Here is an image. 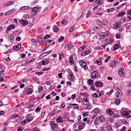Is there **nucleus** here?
I'll use <instances>...</instances> for the list:
<instances>
[{
  "label": "nucleus",
  "instance_id": "obj_1",
  "mask_svg": "<svg viewBox=\"0 0 131 131\" xmlns=\"http://www.w3.org/2000/svg\"><path fill=\"white\" fill-rule=\"evenodd\" d=\"M79 64L80 66L83 68L85 70L88 69V68L86 66V63L84 62L83 60H81Z\"/></svg>",
  "mask_w": 131,
  "mask_h": 131
},
{
  "label": "nucleus",
  "instance_id": "obj_2",
  "mask_svg": "<svg viewBox=\"0 0 131 131\" xmlns=\"http://www.w3.org/2000/svg\"><path fill=\"white\" fill-rule=\"evenodd\" d=\"M127 110L125 107H123L121 109V113L122 116L127 117Z\"/></svg>",
  "mask_w": 131,
  "mask_h": 131
},
{
  "label": "nucleus",
  "instance_id": "obj_3",
  "mask_svg": "<svg viewBox=\"0 0 131 131\" xmlns=\"http://www.w3.org/2000/svg\"><path fill=\"white\" fill-rule=\"evenodd\" d=\"M73 45L70 43H69L65 45L64 49H66L67 51L69 50L72 47Z\"/></svg>",
  "mask_w": 131,
  "mask_h": 131
},
{
  "label": "nucleus",
  "instance_id": "obj_4",
  "mask_svg": "<svg viewBox=\"0 0 131 131\" xmlns=\"http://www.w3.org/2000/svg\"><path fill=\"white\" fill-rule=\"evenodd\" d=\"M98 73L96 71H94L92 72L91 74V78L94 79L97 78L98 76Z\"/></svg>",
  "mask_w": 131,
  "mask_h": 131
},
{
  "label": "nucleus",
  "instance_id": "obj_5",
  "mask_svg": "<svg viewBox=\"0 0 131 131\" xmlns=\"http://www.w3.org/2000/svg\"><path fill=\"white\" fill-rule=\"evenodd\" d=\"M41 7H34L31 8V10L32 12H35V15H36L37 14V13L36 12L39 11L41 9Z\"/></svg>",
  "mask_w": 131,
  "mask_h": 131
},
{
  "label": "nucleus",
  "instance_id": "obj_6",
  "mask_svg": "<svg viewBox=\"0 0 131 131\" xmlns=\"http://www.w3.org/2000/svg\"><path fill=\"white\" fill-rule=\"evenodd\" d=\"M124 69L122 68L119 69L118 71V73L119 75L121 77H124L125 76V73L123 72Z\"/></svg>",
  "mask_w": 131,
  "mask_h": 131
},
{
  "label": "nucleus",
  "instance_id": "obj_7",
  "mask_svg": "<svg viewBox=\"0 0 131 131\" xmlns=\"http://www.w3.org/2000/svg\"><path fill=\"white\" fill-rule=\"evenodd\" d=\"M15 28V26L13 24H11L7 28L6 30V32L7 33L11 29H13Z\"/></svg>",
  "mask_w": 131,
  "mask_h": 131
},
{
  "label": "nucleus",
  "instance_id": "obj_8",
  "mask_svg": "<svg viewBox=\"0 0 131 131\" xmlns=\"http://www.w3.org/2000/svg\"><path fill=\"white\" fill-rule=\"evenodd\" d=\"M103 83L99 81H97L95 82V85L96 87H101L102 86Z\"/></svg>",
  "mask_w": 131,
  "mask_h": 131
},
{
  "label": "nucleus",
  "instance_id": "obj_9",
  "mask_svg": "<svg viewBox=\"0 0 131 131\" xmlns=\"http://www.w3.org/2000/svg\"><path fill=\"white\" fill-rule=\"evenodd\" d=\"M85 124L84 122H82L79 124L78 125V127L79 129H83L85 127Z\"/></svg>",
  "mask_w": 131,
  "mask_h": 131
},
{
  "label": "nucleus",
  "instance_id": "obj_10",
  "mask_svg": "<svg viewBox=\"0 0 131 131\" xmlns=\"http://www.w3.org/2000/svg\"><path fill=\"white\" fill-rule=\"evenodd\" d=\"M89 99L88 98H84L83 100V103L84 105L87 106L89 105Z\"/></svg>",
  "mask_w": 131,
  "mask_h": 131
},
{
  "label": "nucleus",
  "instance_id": "obj_11",
  "mask_svg": "<svg viewBox=\"0 0 131 131\" xmlns=\"http://www.w3.org/2000/svg\"><path fill=\"white\" fill-rule=\"evenodd\" d=\"M69 78L70 80L73 81L74 80V77L73 75V73L71 72L69 75Z\"/></svg>",
  "mask_w": 131,
  "mask_h": 131
},
{
  "label": "nucleus",
  "instance_id": "obj_12",
  "mask_svg": "<svg viewBox=\"0 0 131 131\" xmlns=\"http://www.w3.org/2000/svg\"><path fill=\"white\" fill-rule=\"evenodd\" d=\"M97 2L98 6L100 5L103 3V1L102 0H96L94 2V3L95 4H96Z\"/></svg>",
  "mask_w": 131,
  "mask_h": 131
},
{
  "label": "nucleus",
  "instance_id": "obj_13",
  "mask_svg": "<svg viewBox=\"0 0 131 131\" xmlns=\"http://www.w3.org/2000/svg\"><path fill=\"white\" fill-rule=\"evenodd\" d=\"M90 52V51L89 50H87L81 53V55L82 56H84L89 54Z\"/></svg>",
  "mask_w": 131,
  "mask_h": 131
},
{
  "label": "nucleus",
  "instance_id": "obj_14",
  "mask_svg": "<svg viewBox=\"0 0 131 131\" xmlns=\"http://www.w3.org/2000/svg\"><path fill=\"white\" fill-rule=\"evenodd\" d=\"M20 23L23 26H24L28 24V22L26 20H21L20 21Z\"/></svg>",
  "mask_w": 131,
  "mask_h": 131
},
{
  "label": "nucleus",
  "instance_id": "obj_15",
  "mask_svg": "<svg viewBox=\"0 0 131 131\" xmlns=\"http://www.w3.org/2000/svg\"><path fill=\"white\" fill-rule=\"evenodd\" d=\"M33 90L31 88H29L27 89L26 90V92L27 94H29L32 93Z\"/></svg>",
  "mask_w": 131,
  "mask_h": 131
},
{
  "label": "nucleus",
  "instance_id": "obj_16",
  "mask_svg": "<svg viewBox=\"0 0 131 131\" xmlns=\"http://www.w3.org/2000/svg\"><path fill=\"white\" fill-rule=\"evenodd\" d=\"M21 44H19L14 46L13 48L16 50H18L21 48Z\"/></svg>",
  "mask_w": 131,
  "mask_h": 131
},
{
  "label": "nucleus",
  "instance_id": "obj_17",
  "mask_svg": "<svg viewBox=\"0 0 131 131\" xmlns=\"http://www.w3.org/2000/svg\"><path fill=\"white\" fill-rule=\"evenodd\" d=\"M99 119L100 122L102 123L105 121V118L103 116H101L99 117Z\"/></svg>",
  "mask_w": 131,
  "mask_h": 131
},
{
  "label": "nucleus",
  "instance_id": "obj_18",
  "mask_svg": "<svg viewBox=\"0 0 131 131\" xmlns=\"http://www.w3.org/2000/svg\"><path fill=\"white\" fill-rule=\"evenodd\" d=\"M31 8V7L29 6H24L20 8V10L28 9L29 8Z\"/></svg>",
  "mask_w": 131,
  "mask_h": 131
},
{
  "label": "nucleus",
  "instance_id": "obj_19",
  "mask_svg": "<svg viewBox=\"0 0 131 131\" xmlns=\"http://www.w3.org/2000/svg\"><path fill=\"white\" fill-rule=\"evenodd\" d=\"M49 63V61L48 60H46L42 61V63L43 65H46L48 64Z\"/></svg>",
  "mask_w": 131,
  "mask_h": 131
},
{
  "label": "nucleus",
  "instance_id": "obj_20",
  "mask_svg": "<svg viewBox=\"0 0 131 131\" xmlns=\"http://www.w3.org/2000/svg\"><path fill=\"white\" fill-rule=\"evenodd\" d=\"M121 22H117L114 25V26L116 28H118L121 26Z\"/></svg>",
  "mask_w": 131,
  "mask_h": 131
},
{
  "label": "nucleus",
  "instance_id": "obj_21",
  "mask_svg": "<svg viewBox=\"0 0 131 131\" xmlns=\"http://www.w3.org/2000/svg\"><path fill=\"white\" fill-rule=\"evenodd\" d=\"M61 24L64 25H66L67 24L68 21L67 20L63 19L61 21Z\"/></svg>",
  "mask_w": 131,
  "mask_h": 131
},
{
  "label": "nucleus",
  "instance_id": "obj_22",
  "mask_svg": "<svg viewBox=\"0 0 131 131\" xmlns=\"http://www.w3.org/2000/svg\"><path fill=\"white\" fill-rule=\"evenodd\" d=\"M69 63H70V64L72 65L74 63V61L73 59V58L71 57H69Z\"/></svg>",
  "mask_w": 131,
  "mask_h": 131
},
{
  "label": "nucleus",
  "instance_id": "obj_23",
  "mask_svg": "<svg viewBox=\"0 0 131 131\" xmlns=\"http://www.w3.org/2000/svg\"><path fill=\"white\" fill-rule=\"evenodd\" d=\"M128 15H129L128 17L130 20H131V9L128 10L127 12Z\"/></svg>",
  "mask_w": 131,
  "mask_h": 131
},
{
  "label": "nucleus",
  "instance_id": "obj_24",
  "mask_svg": "<svg viewBox=\"0 0 131 131\" xmlns=\"http://www.w3.org/2000/svg\"><path fill=\"white\" fill-rule=\"evenodd\" d=\"M13 3V1H10L9 2L7 3L6 4L4 5V7H6L9 5H10Z\"/></svg>",
  "mask_w": 131,
  "mask_h": 131
},
{
  "label": "nucleus",
  "instance_id": "obj_25",
  "mask_svg": "<svg viewBox=\"0 0 131 131\" xmlns=\"http://www.w3.org/2000/svg\"><path fill=\"white\" fill-rule=\"evenodd\" d=\"M56 120L57 122L58 123H62L63 122L60 116L59 117H58L56 119Z\"/></svg>",
  "mask_w": 131,
  "mask_h": 131
},
{
  "label": "nucleus",
  "instance_id": "obj_26",
  "mask_svg": "<svg viewBox=\"0 0 131 131\" xmlns=\"http://www.w3.org/2000/svg\"><path fill=\"white\" fill-rule=\"evenodd\" d=\"M114 51L116 50V49H118L119 47V45L117 43L115 44L114 46Z\"/></svg>",
  "mask_w": 131,
  "mask_h": 131
},
{
  "label": "nucleus",
  "instance_id": "obj_27",
  "mask_svg": "<svg viewBox=\"0 0 131 131\" xmlns=\"http://www.w3.org/2000/svg\"><path fill=\"white\" fill-rule=\"evenodd\" d=\"M116 90L117 91V92H118L120 95L122 96L123 95L122 93L120 91V89L119 88L117 87L116 88Z\"/></svg>",
  "mask_w": 131,
  "mask_h": 131
},
{
  "label": "nucleus",
  "instance_id": "obj_28",
  "mask_svg": "<svg viewBox=\"0 0 131 131\" xmlns=\"http://www.w3.org/2000/svg\"><path fill=\"white\" fill-rule=\"evenodd\" d=\"M106 112L107 113L111 115H112L113 114V112L112 111L111 109H110L107 110Z\"/></svg>",
  "mask_w": 131,
  "mask_h": 131
},
{
  "label": "nucleus",
  "instance_id": "obj_29",
  "mask_svg": "<svg viewBox=\"0 0 131 131\" xmlns=\"http://www.w3.org/2000/svg\"><path fill=\"white\" fill-rule=\"evenodd\" d=\"M121 100L119 99H116L115 101V104L118 105H119L120 103Z\"/></svg>",
  "mask_w": 131,
  "mask_h": 131
},
{
  "label": "nucleus",
  "instance_id": "obj_30",
  "mask_svg": "<svg viewBox=\"0 0 131 131\" xmlns=\"http://www.w3.org/2000/svg\"><path fill=\"white\" fill-rule=\"evenodd\" d=\"M127 117H131V111H127Z\"/></svg>",
  "mask_w": 131,
  "mask_h": 131
},
{
  "label": "nucleus",
  "instance_id": "obj_31",
  "mask_svg": "<svg viewBox=\"0 0 131 131\" xmlns=\"http://www.w3.org/2000/svg\"><path fill=\"white\" fill-rule=\"evenodd\" d=\"M99 30V28L98 27H96L93 29V30L94 31H97Z\"/></svg>",
  "mask_w": 131,
  "mask_h": 131
},
{
  "label": "nucleus",
  "instance_id": "obj_32",
  "mask_svg": "<svg viewBox=\"0 0 131 131\" xmlns=\"http://www.w3.org/2000/svg\"><path fill=\"white\" fill-rule=\"evenodd\" d=\"M51 125L53 128H55L56 126V124L54 123V122L52 121L51 123Z\"/></svg>",
  "mask_w": 131,
  "mask_h": 131
},
{
  "label": "nucleus",
  "instance_id": "obj_33",
  "mask_svg": "<svg viewBox=\"0 0 131 131\" xmlns=\"http://www.w3.org/2000/svg\"><path fill=\"white\" fill-rule=\"evenodd\" d=\"M125 14V12H122L121 13H119L118 14V16H123Z\"/></svg>",
  "mask_w": 131,
  "mask_h": 131
},
{
  "label": "nucleus",
  "instance_id": "obj_34",
  "mask_svg": "<svg viewBox=\"0 0 131 131\" xmlns=\"http://www.w3.org/2000/svg\"><path fill=\"white\" fill-rule=\"evenodd\" d=\"M13 12L12 10H10L8 11L5 14V15H8L9 14H11Z\"/></svg>",
  "mask_w": 131,
  "mask_h": 131
},
{
  "label": "nucleus",
  "instance_id": "obj_35",
  "mask_svg": "<svg viewBox=\"0 0 131 131\" xmlns=\"http://www.w3.org/2000/svg\"><path fill=\"white\" fill-rule=\"evenodd\" d=\"M107 131H113V129L111 126H108L107 127Z\"/></svg>",
  "mask_w": 131,
  "mask_h": 131
},
{
  "label": "nucleus",
  "instance_id": "obj_36",
  "mask_svg": "<svg viewBox=\"0 0 131 131\" xmlns=\"http://www.w3.org/2000/svg\"><path fill=\"white\" fill-rule=\"evenodd\" d=\"M87 82L89 84L92 85L93 83V81L92 80L89 79L88 81Z\"/></svg>",
  "mask_w": 131,
  "mask_h": 131
},
{
  "label": "nucleus",
  "instance_id": "obj_37",
  "mask_svg": "<svg viewBox=\"0 0 131 131\" xmlns=\"http://www.w3.org/2000/svg\"><path fill=\"white\" fill-rule=\"evenodd\" d=\"M117 61H115L112 62L111 64V66L112 67H114L117 64Z\"/></svg>",
  "mask_w": 131,
  "mask_h": 131
},
{
  "label": "nucleus",
  "instance_id": "obj_38",
  "mask_svg": "<svg viewBox=\"0 0 131 131\" xmlns=\"http://www.w3.org/2000/svg\"><path fill=\"white\" fill-rule=\"evenodd\" d=\"M100 111V109L98 108H96L95 109H94V112L95 113H98V112H99Z\"/></svg>",
  "mask_w": 131,
  "mask_h": 131
},
{
  "label": "nucleus",
  "instance_id": "obj_39",
  "mask_svg": "<svg viewBox=\"0 0 131 131\" xmlns=\"http://www.w3.org/2000/svg\"><path fill=\"white\" fill-rule=\"evenodd\" d=\"M100 36L101 37L103 38L106 37L105 34L103 32L101 33L100 34Z\"/></svg>",
  "mask_w": 131,
  "mask_h": 131
},
{
  "label": "nucleus",
  "instance_id": "obj_40",
  "mask_svg": "<svg viewBox=\"0 0 131 131\" xmlns=\"http://www.w3.org/2000/svg\"><path fill=\"white\" fill-rule=\"evenodd\" d=\"M96 62L97 65L99 66H100L102 64V61H101L96 60Z\"/></svg>",
  "mask_w": 131,
  "mask_h": 131
},
{
  "label": "nucleus",
  "instance_id": "obj_41",
  "mask_svg": "<svg viewBox=\"0 0 131 131\" xmlns=\"http://www.w3.org/2000/svg\"><path fill=\"white\" fill-rule=\"evenodd\" d=\"M38 0H36L32 2L31 4V5L34 6L38 2Z\"/></svg>",
  "mask_w": 131,
  "mask_h": 131
},
{
  "label": "nucleus",
  "instance_id": "obj_42",
  "mask_svg": "<svg viewBox=\"0 0 131 131\" xmlns=\"http://www.w3.org/2000/svg\"><path fill=\"white\" fill-rule=\"evenodd\" d=\"M127 95L129 96L131 95V91L130 90H128L127 92Z\"/></svg>",
  "mask_w": 131,
  "mask_h": 131
},
{
  "label": "nucleus",
  "instance_id": "obj_43",
  "mask_svg": "<svg viewBox=\"0 0 131 131\" xmlns=\"http://www.w3.org/2000/svg\"><path fill=\"white\" fill-rule=\"evenodd\" d=\"M51 52V50H50L48 52H45L42 54V55H44L45 56H46L47 54H48Z\"/></svg>",
  "mask_w": 131,
  "mask_h": 131
},
{
  "label": "nucleus",
  "instance_id": "obj_44",
  "mask_svg": "<svg viewBox=\"0 0 131 131\" xmlns=\"http://www.w3.org/2000/svg\"><path fill=\"white\" fill-rule=\"evenodd\" d=\"M64 39V37L63 36H62L58 40V42H61L63 41Z\"/></svg>",
  "mask_w": 131,
  "mask_h": 131
},
{
  "label": "nucleus",
  "instance_id": "obj_45",
  "mask_svg": "<svg viewBox=\"0 0 131 131\" xmlns=\"http://www.w3.org/2000/svg\"><path fill=\"white\" fill-rule=\"evenodd\" d=\"M115 9L114 8H111L109 9H108L107 10V12H112V11H114L115 10Z\"/></svg>",
  "mask_w": 131,
  "mask_h": 131
},
{
  "label": "nucleus",
  "instance_id": "obj_46",
  "mask_svg": "<svg viewBox=\"0 0 131 131\" xmlns=\"http://www.w3.org/2000/svg\"><path fill=\"white\" fill-rule=\"evenodd\" d=\"M24 129V128L22 127H19L18 128V131H22Z\"/></svg>",
  "mask_w": 131,
  "mask_h": 131
},
{
  "label": "nucleus",
  "instance_id": "obj_47",
  "mask_svg": "<svg viewBox=\"0 0 131 131\" xmlns=\"http://www.w3.org/2000/svg\"><path fill=\"white\" fill-rule=\"evenodd\" d=\"M98 119L97 118H96L94 121V123L95 124L97 125L98 123Z\"/></svg>",
  "mask_w": 131,
  "mask_h": 131
},
{
  "label": "nucleus",
  "instance_id": "obj_48",
  "mask_svg": "<svg viewBox=\"0 0 131 131\" xmlns=\"http://www.w3.org/2000/svg\"><path fill=\"white\" fill-rule=\"evenodd\" d=\"M29 17V15L27 14H25L23 16L24 18L25 19H27Z\"/></svg>",
  "mask_w": 131,
  "mask_h": 131
},
{
  "label": "nucleus",
  "instance_id": "obj_49",
  "mask_svg": "<svg viewBox=\"0 0 131 131\" xmlns=\"http://www.w3.org/2000/svg\"><path fill=\"white\" fill-rule=\"evenodd\" d=\"M50 115L51 116H52L55 115V113L54 112V111H52L50 112Z\"/></svg>",
  "mask_w": 131,
  "mask_h": 131
},
{
  "label": "nucleus",
  "instance_id": "obj_50",
  "mask_svg": "<svg viewBox=\"0 0 131 131\" xmlns=\"http://www.w3.org/2000/svg\"><path fill=\"white\" fill-rule=\"evenodd\" d=\"M42 87L41 86H39L38 87V92L39 93L41 92L40 91L42 90Z\"/></svg>",
  "mask_w": 131,
  "mask_h": 131
},
{
  "label": "nucleus",
  "instance_id": "obj_51",
  "mask_svg": "<svg viewBox=\"0 0 131 131\" xmlns=\"http://www.w3.org/2000/svg\"><path fill=\"white\" fill-rule=\"evenodd\" d=\"M121 21L122 22H125L126 21V18L125 17H123L121 19Z\"/></svg>",
  "mask_w": 131,
  "mask_h": 131
},
{
  "label": "nucleus",
  "instance_id": "obj_52",
  "mask_svg": "<svg viewBox=\"0 0 131 131\" xmlns=\"http://www.w3.org/2000/svg\"><path fill=\"white\" fill-rule=\"evenodd\" d=\"M31 40L33 43H36V44L37 43V41L36 40L32 39H31Z\"/></svg>",
  "mask_w": 131,
  "mask_h": 131
},
{
  "label": "nucleus",
  "instance_id": "obj_53",
  "mask_svg": "<svg viewBox=\"0 0 131 131\" xmlns=\"http://www.w3.org/2000/svg\"><path fill=\"white\" fill-rule=\"evenodd\" d=\"M41 110L40 108L38 107H37V108H36V109L35 110V112H38L39 111Z\"/></svg>",
  "mask_w": 131,
  "mask_h": 131
},
{
  "label": "nucleus",
  "instance_id": "obj_54",
  "mask_svg": "<svg viewBox=\"0 0 131 131\" xmlns=\"http://www.w3.org/2000/svg\"><path fill=\"white\" fill-rule=\"evenodd\" d=\"M74 26H72L71 27V28L69 30L70 32H72L74 29Z\"/></svg>",
  "mask_w": 131,
  "mask_h": 131
},
{
  "label": "nucleus",
  "instance_id": "obj_55",
  "mask_svg": "<svg viewBox=\"0 0 131 131\" xmlns=\"http://www.w3.org/2000/svg\"><path fill=\"white\" fill-rule=\"evenodd\" d=\"M92 96L93 97L96 98L98 97L96 93H94L92 95Z\"/></svg>",
  "mask_w": 131,
  "mask_h": 131
},
{
  "label": "nucleus",
  "instance_id": "obj_56",
  "mask_svg": "<svg viewBox=\"0 0 131 131\" xmlns=\"http://www.w3.org/2000/svg\"><path fill=\"white\" fill-rule=\"evenodd\" d=\"M114 40L113 39H109L108 41V42L109 44L112 43L114 41Z\"/></svg>",
  "mask_w": 131,
  "mask_h": 131
},
{
  "label": "nucleus",
  "instance_id": "obj_57",
  "mask_svg": "<svg viewBox=\"0 0 131 131\" xmlns=\"http://www.w3.org/2000/svg\"><path fill=\"white\" fill-rule=\"evenodd\" d=\"M91 89L93 91H95V89L94 88V85H92L91 86Z\"/></svg>",
  "mask_w": 131,
  "mask_h": 131
},
{
  "label": "nucleus",
  "instance_id": "obj_58",
  "mask_svg": "<svg viewBox=\"0 0 131 131\" xmlns=\"http://www.w3.org/2000/svg\"><path fill=\"white\" fill-rule=\"evenodd\" d=\"M50 37V36L48 35H47L43 37V39H46Z\"/></svg>",
  "mask_w": 131,
  "mask_h": 131
},
{
  "label": "nucleus",
  "instance_id": "obj_59",
  "mask_svg": "<svg viewBox=\"0 0 131 131\" xmlns=\"http://www.w3.org/2000/svg\"><path fill=\"white\" fill-rule=\"evenodd\" d=\"M36 74H37L38 75H41L43 74V73L41 72H37L36 73Z\"/></svg>",
  "mask_w": 131,
  "mask_h": 131
},
{
  "label": "nucleus",
  "instance_id": "obj_60",
  "mask_svg": "<svg viewBox=\"0 0 131 131\" xmlns=\"http://www.w3.org/2000/svg\"><path fill=\"white\" fill-rule=\"evenodd\" d=\"M104 94V92L103 91H101L99 94V96H100Z\"/></svg>",
  "mask_w": 131,
  "mask_h": 131
},
{
  "label": "nucleus",
  "instance_id": "obj_61",
  "mask_svg": "<svg viewBox=\"0 0 131 131\" xmlns=\"http://www.w3.org/2000/svg\"><path fill=\"white\" fill-rule=\"evenodd\" d=\"M113 90H111L110 91L108 92L107 93V94L108 95H110L113 92Z\"/></svg>",
  "mask_w": 131,
  "mask_h": 131
},
{
  "label": "nucleus",
  "instance_id": "obj_62",
  "mask_svg": "<svg viewBox=\"0 0 131 131\" xmlns=\"http://www.w3.org/2000/svg\"><path fill=\"white\" fill-rule=\"evenodd\" d=\"M92 107V106L90 105L89 106L86 107V110H89Z\"/></svg>",
  "mask_w": 131,
  "mask_h": 131
},
{
  "label": "nucleus",
  "instance_id": "obj_63",
  "mask_svg": "<svg viewBox=\"0 0 131 131\" xmlns=\"http://www.w3.org/2000/svg\"><path fill=\"white\" fill-rule=\"evenodd\" d=\"M27 123V121L24 120L21 122V124L22 125H24Z\"/></svg>",
  "mask_w": 131,
  "mask_h": 131
},
{
  "label": "nucleus",
  "instance_id": "obj_64",
  "mask_svg": "<svg viewBox=\"0 0 131 131\" xmlns=\"http://www.w3.org/2000/svg\"><path fill=\"white\" fill-rule=\"evenodd\" d=\"M33 131H41L38 128H34L33 129Z\"/></svg>",
  "mask_w": 131,
  "mask_h": 131
}]
</instances>
